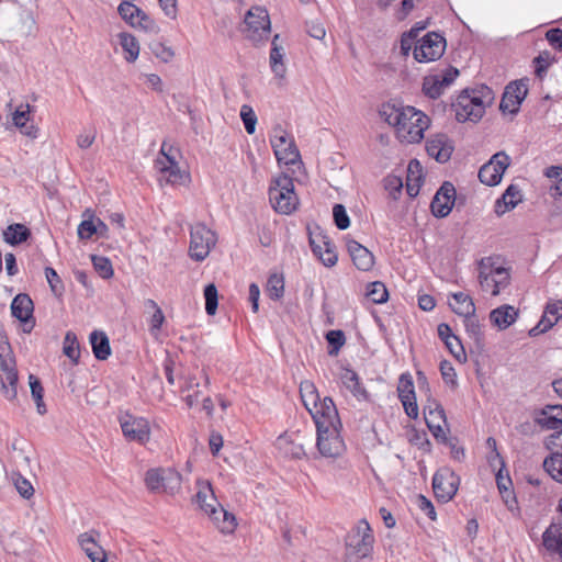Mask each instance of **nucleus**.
Returning <instances> with one entry per match:
<instances>
[{
	"label": "nucleus",
	"instance_id": "obj_1",
	"mask_svg": "<svg viewBox=\"0 0 562 562\" xmlns=\"http://www.w3.org/2000/svg\"><path fill=\"white\" fill-rule=\"evenodd\" d=\"M380 115L395 128L397 138L407 144L419 143L430 124L424 112L409 105L385 103L380 110Z\"/></svg>",
	"mask_w": 562,
	"mask_h": 562
},
{
	"label": "nucleus",
	"instance_id": "obj_2",
	"mask_svg": "<svg viewBox=\"0 0 562 562\" xmlns=\"http://www.w3.org/2000/svg\"><path fill=\"white\" fill-rule=\"evenodd\" d=\"M494 100V93L487 86H481L477 89L464 90L458 95L452 109L458 122H477L485 113L486 106Z\"/></svg>",
	"mask_w": 562,
	"mask_h": 562
},
{
	"label": "nucleus",
	"instance_id": "obj_3",
	"mask_svg": "<svg viewBox=\"0 0 562 562\" xmlns=\"http://www.w3.org/2000/svg\"><path fill=\"white\" fill-rule=\"evenodd\" d=\"M374 536L369 522L361 519L347 533L345 539L346 559L344 562H358L369 557L373 550Z\"/></svg>",
	"mask_w": 562,
	"mask_h": 562
},
{
	"label": "nucleus",
	"instance_id": "obj_4",
	"mask_svg": "<svg viewBox=\"0 0 562 562\" xmlns=\"http://www.w3.org/2000/svg\"><path fill=\"white\" fill-rule=\"evenodd\" d=\"M269 200L278 213L291 214L296 210L299 199L294 192L293 179L289 175L281 173L271 181Z\"/></svg>",
	"mask_w": 562,
	"mask_h": 562
},
{
	"label": "nucleus",
	"instance_id": "obj_5",
	"mask_svg": "<svg viewBox=\"0 0 562 562\" xmlns=\"http://www.w3.org/2000/svg\"><path fill=\"white\" fill-rule=\"evenodd\" d=\"M217 236L204 223H195L190 227L189 255L195 261H203L216 245Z\"/></svg>",
	"mask_w": 562,
	"mask_h": 562
},
{
	"label": "nucleus",
	"instance_id": "obj_6",
	"mask_svg": "<svg viewBox=\"0 0 562 562\" xmlns=\"http://www.w3.org/2000/svg\"><path fill=\"white\" fill-rule=\"evenodd\" d=\"M245 34L248 40L259 43L268 40L271 22L268 11L261 7H252L245 15Z\"/></svg>",
	"mask_w": 562,
	"mask_h": 562
},
{
	"label": "nucleus",
	"instance_id": "obj_7",
	"mask_svg": "<svg viewBox=\"0 0 562 562\" xmlns=\"http://www.w3.org/2000/svg\"><path fill=\"white\" fill-rule=\"evenodd\" d=\"M341 426L316 427V447L324 458H338L345 449L344 439L340 436Z\"/></svg>",
	"mask_w": 562,
	"mask_h": 562
},
{
	"label": "nucleus",
	"instance_id": "obj_8",
	"mask_svg": "<svg viewBox=\"0 0 562 562\" xmlns=\"http://www.w3.org/2000/svg\"><path fill=\"white\" fill-rule=\"evenodd\" d=\"M270 144L279 164L289 166L295 165L300 160V151L293 137L289 136L281 126L273 130Z\"/></svg>",
	"mask_w": 562,
	"mask_h": 562
},
{
	"label": "nucleus",
	"instance_id": "obj_9",
	"mask_svg": "<svg viewBox=\"0 0 562 562\" xmlns=\"http://www.w3.org/2000/svg\"><path fill=\"white\" fill-rule=\"evenodd\" d=\"M446 49V40L436 32H429L414 46L413 55L418 63H429L439 59Z\"/></svg>",
	"mask_w": 562,
	"mask_h": 562
},
{
	"label": "nucleus",
	"instance_id": "obj_10",
	"mask_svg": "<svg viewBox=\"0 0 562 562\" xmlns=\"http://www.w3.org/2000/svg\"><path fill=\"white\" fill-rule=\"evenodd\" d=\"M459 485L460 477L451 469L443 468L434 474L432 490L438 501L442 503H447L453 498L458 492Z\"/></svg>",
	"mask_w": 562,
	"mask_h": 562
},
{
	"label": "nucleus",
	"instance_id": "obj_11",
	"mask_svg": "<svg viewBox=\"0 0 562 562\" xmlns=\"http://www.w3.org/2000/svg\"><path fill=\"white\" fill-rule=\"evenodd\" d=\"M510 164L509 156L504 151H498L484 164L479 170V179L482 183L493 187L501 182L502 177Z\"/></svg>",
	"mask_w": 562,
	"mask_h": 562
},
{
	"label": "nucleus",
	"instance_id": "obj_12",
	"mask_svg": "<svg viewBox=\"0 0 562 562\" xmlns=\"http://www.w3.org/2000/svg\"><path fill=\"white\" fill-rule=\"evenodd\" d=\"M528 93V79L509 82L504 90L499 109L503 113L517 114Z\"/></svg>",
	"mask_w": 562,
	"mask_h": 562
},
{
	"label": "nucleus",
	"instance_id": "obj_13",
	"mask_svg": "<svg viewBox=\"0 0 562 562\" xmlns=\"http://www.w3.org/2000/svg\"><path fill=\"white\" fill-rule=\"evenodd\" d=\"M458 76L459 70L452 66L446 68L441 72L430 74L424 77L422 90L426 97L437 99Z\"/></svg>",
	"mask_w": 562,
	"mask_h": 562
},
{
	"label": "nucleus",
	"instance_id": "obj_14",
	"mask_svg": "<svg viewBox=\"0 0 562 562\" xmlns=\"http://www.w3.org/2000/svg\"><path fill=\"white\" fill-rule=\"evenodd\" d=\"M133 0H123L117 11L121 18L133 27H139L146 32H156L157 25L146 12L136 7Z\"/></svg>",
	"mask_w": 562,
	"mask_h": 562
},
{
	"label": "nucleus",
	"instance_id": "obj_15",
	"mask_svg": "<svg viewBox=\"0 0 562 562\" xmlns=\"http://www.w3.org/2000/svg\"><path fill=\"white\" fill-rule=\"evenodd\" d=\"M0 382L4 397L13 401L18 395V371L10 353H0Z\"/></svg>",
	"mask_w": 562,
	"mask_h": 562
},
{
	"label": "nucleus",
	"instance_id": "obj_16",
	"mask_svg": "<svg viewBox=\"0 0 562 562\" xmlns=\"http://www.w3.org/2000/svg\"><path fill=\"white\" fill-rule=\"evenodd\" d=\"M120 424L126 439L139 443H145L149 440L150 427L146 418L126 414L120 419Z\"/></svg>",
	"mask_w": 562,
	"mask_h": 562
},
{
	"label": "nucleus",
	"instance_id": "obj_17",
	"mask_svg": "<svg viewBox=\"0 0 562 562\" xmlns=\"http://www.w3.org/2000/svg\"><path fill=\"white\" fill-rule=\"evenodd\" d=\"M456 188L451 182H443L436 192L430 203V210L435 217L443 218L448 216L454 205Z\"/></svg>",
	"mask_w": 562,
	"mask_h": 562
},
{
	"label": "nucleus",
	"instance_id": "obj_18",
	"mask_svg": "<svg viewBox=\"0 0 562 562\" xmlns=\"http://www.w3.org/2000/svg\"><path fill=\"white\" fill-rule=\"evenodd\" d=\"M310 245L313 254L326 267H333L337 263L338 257L335 251V245L330 238L323 235L321 232L317 234L310 233Z\"/></svg>",
	"mask_w": 562,
	"mask_h": 562
},
{
	"label": "nucleus",
	"instance_id": "obj_19",
	"mask_svg": "<svg viewBox=\"0 0 562 562\" xmlns=\"http://www.w3.org/2000/svg\"><path fill=\"white\" fill-rule=\"evenodd\" d=\"M313 420L316 427L341 426L338 411L334 401L330 397L319 400L317 407H313Z\"/></svg>",
	"mask_w": 562,
	"mask_h": 562
},
{
	"label": "nucleus",
	"instance_id": "obj_20",
	"mask_svg": "<svg viewBox=\"0 0 562 562\" xmlns=\"http://www.w3.org/2000/svg\"><path fill=\"white\" fill-rule=\"evenodd\" d=\"M155 167L161 175L160 181L165 180L168 184H182L188 178V175L180 169L177 157L167 156V160L158 157L155 160Z\"/></svg>",
	"mask_w": 562,
	"mask_h": 562
},
{
	"label": "nucleus",
	"instance_id": "obj_21",
	"mask_svg": "<svg viewBox=\"0 0 562 562\" xmlns=\"http://www.w3.org/2000/svg\"><path fill=\"white\" fill-rule=\"evenodd\" d=\"M427 154L438 162H446L450 159L453 145L446 134H436L426 142Z\"/></svg>",
	"mask_w": 562,
	"mask_h": 562
},
{
	"label": "nucleus",
	"instance_id": "obj_22",
	"mask_svg": "<svg viewBox=\"0 0 562 562\" xmlns=\"http://www.w3.org/2000/svg\"><path fill=\"white\" fill-rule=\"evenodd\" d=\"M425 422L436 438L445 437V431L441 427V423L446 424V413L440 403L436 401H429L424 407Z\"/></svg>",
	"mask_w": 562,
	"mask_h": 562
},
{
	"label": "nucleus",
	"instance_id": "obj_23",
	"mask_svg": "<svg viewBox=\"0 0 562 562\" xmlns=\"http://www.w3.org/2000/svg\"><path fill=\"white\" fill-rule=\"evenodd\" d=\"M347 250L353 265L361 271H369L374 265V256L360 243L353 239L347 240Z\"/></svg>",
	"mask_w": 562,
	"mask_h": 562
},
{
	"label": "nucleus",
	"instance_id": "obj_24",
	"mask_svg": "<svg viewBox=\"0 0 562 562\" xmlns=\"http://www.w3.org/2000/svg\"><path fill=\"white\" fill-rule=\"evenodd\" d=\"M340 381L358 401L370 400V395L362 384L360 376L352 369L344 368L340 373Z\"/></svg>",
	"mask_w": 562,
	"mask_h": 562
},
{
	"label": "nucleus",
	"instance_id": "obj_25",
	"mask_svg": "<svg viewBox=\"0 0 562 562\" xmlns=\"http://www.w3.org/2000/svg\"><path fill=\"white\" fill-rule=\"evenodd\" d=\"M207 516L223 533H233L237 527L235 515L227 512L222 505L216 508L212 507Z\"/></svg>",
	"mask_w": 562,
	"mask_h": 562
},
{
	"label": "nucleus",
	"instance_id": "obj_26",
	"mask_svg": "<svg viewBox=\"0 0 562 562\" xmlns=\"http://www.w3.org/2000/svg\"><path fill=\"white\" fill-rule=\"evenodd\" d=\"M537 423L547 429L562 428V405H547L536 418Z\"/></svg>",
	"mask_w": 562,
	"mask_h": 562
},
{
	"label": "nucleus",
	"instance_id": "obj_27",
	"mask_svg": "<svg viewBox=\"0 0 562 562\" xmlns=\"http://www.w3.org/2000/svg\"><path fill=\"white\" fill-rule=\"evenodd\" d=\"M195 502L199 507L207 515L211 513L212 507H218V503L212 485L209 481L198 482V492L195 494Z\"/></svg>",
	"mask_w": 562,
	"mask_h": 562
},
{
	"label": "nucleus",
	"instance_id": "obj_28",
	"mask_svg": "<svg viewBox=\"0 0 562 562\" xmlns=\"http://www.w3.org/2000/svg\"><path fill=\"white\" fill-rule=\"evenodd\" d=\"M34 304L25 293L18 294L11 303L12 316L22 323H27L33 317Z\"/></svg>",
	"mask_w": 562,
	"mask_h": 562
},
{
	"label": "nucleus",
	"instance_id": "obj_29",
	"mask_svg": "<svg viewBox=\"0 0 562 562\" xmlns=\"http://www.w3.org/2000/svg\"><path fill=\"white\" fill-rule=\"evenodd\" d=\"M89 341L92 348L93 356L98 360H106L111 356L110 340L105 331L93 330L89 335Z\"/></svg>",
	"mask_w": 562,
	"mask_h": 562
},
{
	"label": "nucleus",
	"instance_id": "obj_30",
	"mask_svg": "<svg viewBox=\"0 0 562 562\" xmlns=\"http://www.w3.org/2000/svg\"><path fill=\"white\" fill-rule=\"evenodd\" d=\"M542 544L550 553H557L562 559V526L551 524L542 533Z\"/></svg>",
	"mask_w": 562,
	"mask_h": 562
},
{
	"label": "nucleus",
	"instance_id": "obj_31",
	"mask_svg": "<svg viewBox=\"0 0 562 562\" xmlns=\"http://www.w3.org/2000/svg\"><path fill=\"white\" fill-rule=\"evenodd\" d=\"M521 200L520 189L516 184H510L505 190L501 199L495 203V213L503 215L506 212L515 209Z\"/></svg>",
	"mask_w": 562,
	"mask_h": 562
},
{
	"label": "nucleus",
	"instance_id": "obj_32",
	"mask_svg": "<svg viewBox=\"0 0 562 562\" xmlns=\"http://www.w3.org/2000/svg\"><path fill=\"white\" fill-rule=\"evenodd\" d=\"M280 35L276 34L271 41V49L269 56L270 68L272 72L279 77L283 78L286 71L284 64V49L281 45H279Z\"/></svg>",
	"mask_w": 562,
	"mask_h": 562
},
{
	"label": "nucleus",
	"instance_id": "obj_33",
	"mask_svg": "<svg viewBox=\"0 0 562 562\" xmlns=\"http://www.w3.org/2000/svg\"><path fill=\"white\" fill-rule=\"evenodd\" d=\"M517 316L518 311L512 305H502L493 310L490 314L492 323L501 329L508 328L515 323Z\"/></svg>",
	"mask_w": 562,
	"mask_h": 562
},
{
	"label": "nucleus",
	"instance_id": "obj_34",
	"mask_svg": "<svg viewBox=\"0 0 562 562\" xmlns=\"http://www.w3.org/2000/svg\"><path fill=\"white\" fill-rule=\"evenodd\" d=\"M2 235L7 244L16 246L31 237V231L23 224L14 223L4 229Z\"/></svg>",
	"mask_w": 562,
	"mask_h": 562
},
{
	"label": "nucleus",
	"instance_id": "obj_35",
	"mask_svg": "<svg viewBox=\"0 0 562 562\" xmlns=\"http://www.w3.org/2000/svg\"><path fill=\"white\" fill-rule=\"evenodd\" d=\"M491 257L482 258L479 261V282L483 291L490 292L494 296L495 279L491 274Z\"/></svg>",
	"mask_w": 562,
	"mask_h": 562
},
{
	"label": "nucleus",
	"instance_id": "obj_36",
	"mask_svg": "<svg viewBox=\"0 0 562 562\" xmlns=\"http://www.w3.org/2000/svg\"><path fill=\"white\" fill-rule=\"evenodd\" d=\"M454 304H450L452 311L460 315H472L475 313V305L472 297L463 292H457L452 294Z\"/></svg>",
	"mask_w": 562,
	"mask_h": 562
},
{
	"label": "nucleus",
	"instance_id": "obj_37",
	"mask_svg": "<svg viewBox=\"0 0 562 562\" xmlns=\"http://www.w3.org/2000/svg\"><path fill=\"white\" fill-rule=\"evenodd\" d=\"M562 318V301H549L541 316V324L552 328Z\"/></svg>",
	"mask_w": 562,
	"mask_h": 562
},
{
	"label": "nucleus",
	"instance_id": "obj_38",
	"mask_svg": "<svg viewBox=\"0 0 562 562\" xmlns=\"http://www.w3.org/2000/svg\"><path fill=\"white\" fill-rule=\"evenodd\" d=\"M491 274L495 279L496 284H494V296L498 295L499 292L506 289L510 282V274L508 269L495 266L494 260L491 258Z\"/></svg>",
	"mask_w": 562,
	"mask_h": 562
},
{
	"label": "nucleus",
	"instance_id": "obj_39",
	"mask_svg": "<svg viewBox=\"0 0 562 562\" xmlns=\"http://www.w3.org/2000/svg\"><path fill=\"white\" fill-rule=\"evenodd\" d=\"M120 44L126 54L125 60L128 63H134L139 55V44L137 40L132 34L121 33Z\"/></svg>",
	"mask_w": 562,
	"mask_h": 562
},
{
	"label": "nucleus",
	"instance_id": "obj_40",
	"mask_svg": "<svg viewBox=\"0 0 562 562\" xmlns=\"http://www.w3.org/2000/svg\"><path fill=\"white\" fill-rule=\"evenodd\" d=\"M543 469L555 482L562 484V453H552L547 457Z\"/></svg>",
	"mask_w": 562,
	"mask_h": 562
},
{
	"label": "nucleus",
	"instance_id": "obj_41",
	"mask_svg": "<svg viewBox=\"0 0 562 562\" xmlns=\"http://www.w3.org/2000/svg\"><path fill=\"white\" fill-rule=\"evenodd\" d=\"M63 352L74 363H78L80 358V346L77 335L74 331H67L63 342Z\"/></svg>",
	"mask_w": 562,
	"mask_h": 562
},
{
	"label": "nucleus",
	"instance_id": "obj_42",
	"mask_svg": "<svg viewBox=\"0 0 562 562\" xmlns=\"http://www.w3.org/2000/svg\"><path fill=\"white\" fill-rule=\"evenodd\" d=\"M29 384L31 387V394L36 403V409L40 415L46 414V405L43 401L44 397V389L42 386V383L37 376L34 374L29 375Z\"/></svg>",
	"mask_w": 562,
	"mask_h": 562
},
{
	"label": "nucleus",
	"instance_id": "obj_43",
	"mask_svg": "<svg viewBox=\"0 0 562 562\" xmlns=\"http://www.w3.org/2000/svg\"><path fill=\"white\" fill-rule=\"evenodd\" d=\"M164 474L165 469H150L146 472L145 483L150 492H164Z\"/></svg>",
	"mask_w": 562,
	"mask_h": 562
},
{
	"label": "nucleus",
	"instance_id": "obj_44",
	"mask_svg": "<svg viewBox=\"0 0 562 562\" xmlns=\"http://www.w3.org/2000/svg\"><path fill=\"white\" fill-rule=\"evenodd\" d=\"M366 295L375 304L385 303L389 299V292L381 281H374L368 284Z\"/></svg>",
	"mask_w": 562,
	"mask_h": 562
},
{
	"label": "nucleus",
	"instance_id": "obj_45",
	"mask_svg": "<svg viewBox=\"0 0 562 562\" xmlns=\"http://www.w3.org/2000/svg\"><path fill=\"white\" fill-rule=\"evenodd\" d=\"M267 292L271 300L278 301L284 293V279L281 274L273 273L268 278Z\"/></svg>",
	"mask_w": 562,
	"mask_h": 562
},
{
	"label": "nucleus",
	"instance_id": "obj_46",
	"mask_svg": "<svg viewBox=\"0 0 562 562\" xmlns=\"http://www.w3.org/2000/svg\"><path fill=\"white\" fill-rule=\"evenodd\" d=\"M81 549L86 552L89 559L91 557L102 553L103 548L98 544L91 532H83L78 538Z\"/></svg>",
	"mask_w": 562,
	"mask_h": 562
},
{
	"label": "nucleus",
	"instance_id": "obj_47",
	"mask_svg": "<svg viewBox=\"0 0 562 562\" xmlns=\"http://www.w3.org/2000/svg\"><path fill=\"white\" fill-rule=\"evenodd\" d=\"M326 340L328 342V355L337 356L340 348L346 342V337L342 330L333 329L326 334Z\"/></svg>",
	"mask_w": 562,
	"mask_h": 562
},
{
	"label": "nucleus",
	"instance_id": "obj_48",
	"mask_svg": "<svg viewBox=\"0 0 562 562\" xmlns=\"http://www.w3.org/2000/svg\"><path fill=\"white\" fill-rule=\"evenodd\" d=\"M301 396L305 408L312 414L313 407H317L319 395L313 384L306 383L301 386Z\"/></svg>",
	"mask_w": 562,
	"mask_h": 562
},
{
	"label": "nucleus",
	"instance_id": "obj_49",
	"mask_svg": "<svg viewBox=\"0 0 562 562\" xmlns=\"http://www.w3.org/2000/svg\"><path fill=\"white\" fill-rule=\"evenodd\" d=\"M398 398L402 400H414L415 390L412 375L409 373H403L400 376L397 385Z\"/></svg>",
	"mask_w": 562,
	"mask_h": 562
},
{
	"label": "nucleus",
	"instance_id": "obj_50",
	"mask_svg": "<svg viewBox=\"0 0 562 562\" xmlns=\"http://www.w3.org/2000/svg\"><path fill=\"white\" fill-rule=\"evenodd\" d=\"M181 485V475L173 469H165L164 474V492L175 494Z\"/></svg>",
	"mask_w": 562,
	"mask_h": 562
},
{
	"label": "nucleus",
	"instance_id": "obj_51",
	"mask_svg": "<svg viewBox=\"0 0 562 562\" xmlns=\"http://www.w3.org/2000/svg\"><path fill=\"white\" fill-rule=\"evenodd\" d=\"M93 268L98 274L103 279H110L113 277V267L109 258L103 256L93 255L91 257Z\"/></svg>",
	"mask_w": 562,
	"mask_h": 562
},
{
	"label": "nucleus",
	"instance_id": "obj_52",
	"mask_svg": "<svg viewBox=\"0 0 562 562\" xmlns=\"http://www.w3.org/2000/svg\"><path fill=\"white\" fill-rule=\"evenodd\" d=\"M240 119L244 123L246 132L248 134H254L256 131L257 115L250 105H248V104L241 105Z\"/></svg>",
	"mask_w": 562,
	"mask_h": 562
},
{
	"label": "nucleus",
	"instance_id": "obj_53",
	"mask_svg": "<svg viewBox=\"0 0 562 562\" xmlns=\"http://www.w3.org/2000/svg\"><path fill=\"white\" fill-rule=\"evenodd\" d=\"M217 289L213 283L204 288L205 312L209 315H214L217 310Z\"/></svg>",
	"mask_w": 562,
	"mask_h": 562
},
{
	"label": "nucleus",
	"instance_id": "obj_54",
	"mask_svg": "<svg viewBox=\"0 0 562 562\" xmlns=\"http://www.w3.org/2000/svg\"><path fill=\"white\" fill-rule=\"evenodd\" d=\"M45 277L47 279L52 292L55 295L60 296L65 290V286L56 270L52 267H46Z\"/></svg>",
	"mask_w": 562,
	"mask_h": 562
},
{
	"label": "nucleus",
	"instance_id": "obj_55",
	"mask_svg": "<svg viewBox=\"0 0 562 562\" xmlns=\"http://www.w3.org/2000/svg\"><path fill=\"white\" fill-rule=\"evenodd\" d=\"M334 223L340 231L347 229L350 225V218L342 204H335L333 207Z\"/></svg>",
	"mask_w": 562,
	"mask_h": 562
},
{
	"label": "nucleus",
	"instance_id": "obj_56",
	"mask_svg": "<svg viewBox=\"0 0 562 562\" xmlns=\"http://www.w3.org/2000/svg\"><path fill=\"white\" fill-rule=\"evenodd\" d=\"M496 485L501 495L508 493V490H512L513 482L507 471H505V464L501 465L496 475Z\"/></svg>",
	"mask_w": 562,
	"mask_h": 562
},
{
	"label": "nucleus",
	"instance_id": "obj_57",
	"mask_svg": "<svg viewBox=\"0 0 562 562\" xmlns=\"http://www.w3.org/2000/svg\"><path fill=\"white\" fill-rule=\"evenodd\" d=\"M463 317L467 333L475 340H480L482 337V329L477 318L475 317V313L472 315H464Z\"/></svg>",
	"mask_w": 562,
	"mask_h": 562
},
{
	"label": "nucleus",
	"instance_id": "obj_58",
	"mask_svg": "<svg viewBox=\"0 0 562 562\" xmlns=\"http://www.w3.org/2000/svg\"><path fill=\"white\" fill-rule=\"evenodd\" d=\"M446 347L449 349L450 353L459 361H467L465 350L458 337L452 338L451 340H447L445 342Z\"/></svg>",
	"mask_w": 562,
	"mask_h": 562
},
{
	"label": "nucleus",
	"instance_id": "obj_59",
	"mask_svg": "<svg viewBox=\"0 0 562 562\" xmlns=\"http://www.w3.org/2000/svg\"><path fill=\"white\" fill-rule=\"evenodd\" d=\"M14 485L16 487V491L23 498L29 499L34 495V488L31 482L23 477L22 475L19 474L14 479Z\"/></svg>",
	"mask_w": 562,
	"mask_h": 562
},
{
	"label": "nucleus",
	"instance_id": "obj_60",
	"mask_svg": "<svg viewBox=\"0 0 562 562\" xmlns=\"http://www.w3.org/2000/svg\"><path fill=\"white\" fill-rule=\"evenodd\" d=\"M440 371L442 379L447 384H451L452 386L457 385V373L449 361L443 360L440 363Z\"/></svg>",
	"mask_w": 562,
	"mask_h": 562
},
{
	"label": "nucleus",
	"instance_id": "obj_61",
	"mask_svg": "<svg viewBox=\"0 0 562 562\" xmlns=\"http://www.w3.org/2000/svg\"><path fill=\"white\" fill-rule=\"evenodd\" d=\"M536 64V74L537 76H541L542 72H546L549 66L552 63V57L549 52L540 53L535 59Z\"/></svg>",
	"mask_w": 562,
	"mask_h": 562
},
{
	"label": "nucleus",
	"instance_id": "obj_62",
	"mask_svg": "<svg viewBox=\"0 0 562 562\" xmlns=\"http://www.w3.org/2000/svg\"><path fill=\"white\" fill-rule=\"evenodd\" d=\"M95 135L97 133L94 128L83 130L77 137V145L81 149L89 148L93 144Z\"/></svg>",
	"mask_w": 562,
	"mask_h": 562
},
{
	"label": "nucleus",
	"instance_id": "obj_63",
	"mask_svg": "<svg viewBox=\"0 0 562 562\" xmlns=\"http://www.w3.org/2000/svg\"><path fill=\"white\" fill-rule=\"evenodd\" d=\"M164 322H165V315H164L161 308L157 307V310L154 311V314L151 315L150 321H149L150 334L156 336L160 331Z\"/></svg>",
	"mask_w": 562,
	"mask_h": 562
},
{
	"label": "nucleus",
	"instance_id": "obj_64",
	"mask_svg": "<svg viewBox=\"0 0 562 562\" xmlns=\"http://www.w3.org/2000/svg\"><path fill=\"white\" fill-rule=\"evenodd\" d=\"M549 44L559 50H562V29H551L546 33Z\"/></svg>",
	"mask_w": 562,
	"mask_h": 562
}]
</instances>
